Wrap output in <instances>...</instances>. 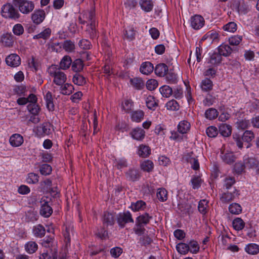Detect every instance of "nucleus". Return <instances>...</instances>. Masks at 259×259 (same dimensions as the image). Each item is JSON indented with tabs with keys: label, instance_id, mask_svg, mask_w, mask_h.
Instances as JSON below:
<instances>
[{
	"label": "nucleus",
	"instance_id": "16",
	"mask_svg": "<svg viewBox=\"0 0 259 259\" xmlns=\"http://www.w3.org/2000/svg\"><path fill=\"white\" fill-rule=\"evenodd\" d=\"M147 207L146 203L142 200H139L135 202H132L130 208L135 212L144 211L145 210Z\"/></svg>",
	"mask_w": 259,
	"mask_h": 259
},
{
	"label": "nucleus",
	"instance_id": "56",
	"mask_svg": "<svg viewBox=\"0 0 259 259\" xmlns=\"http://www.w3.org/2000/svg\"><path fill=\"white\" fill-rule=\"evenodd\" d=\"M39 171L41 175L47 176L51 174L52 169L51 165L48 164H43L40 165Z\"/></svg>",
	"mask_w": 259,
	"mask_h": 259
},
{
	"label": "nucleus",
	"instance_id": "31",
	"mask_svg": "<svg viewBox=\"0 0 259 259\" xmlns=\"http://www.w3.org/2000/svg\"><path fill=\"white\" fill-rule=\"evenodd\" d=\"M60 93L64 95H69L72 94L74 90L73 85L68 83H64L63 85H61Z\"/></svg>",
	"mask_w": 259,
	"mask_h": 259
},
{
	"label": "nucleus",
	"instance_id": "22",
	"mask_svg": "<svg viewBox=\"0 0 259 259\" xmlns=\"http://www.w3.org/2000/svg\"><path fill=\"white\" fill-rule=\"evenodd\" d=\"M245 167L248 169L257 168L258 165V160L254 157H246L244 159Z\"/></svg>",
	"mask_w": 259,
	"mask_h": 259
},
{
	"label": "nucleus",
	"instance_id": "28",
	"mask_svg": "<svg viewBox=\"0 0 259 259\" xmlns=\"http://www.w3.org/2000/svg\"><path fill=\"white\" fill-rule=\"evenodd\" d=\"M33 233L35 237L41 238L46 234V229L42 225H37L33 228Z\"/></svg>",
	"mask_w": 259,
	"mask_h": 259
},
{
	"label": "nucleus",
	"instance_id": "10",
	"mask_svg": "<svg viewBox=\"0 0 259 259\" xmlns=\"http://www.w3.org/2000/svg\"><path fill=\"white\" fill-rule=\"evenodd\" d=\"M204 18L199 15H195L191 18V25L194 29H199L204 24Z\"/></svg>",
	"mask_w": 259,
	"mask_h": 259
},
{
	"label": "nucleus",
	"instance_id": "7",
	"mask_svg": "<svg viewBox=\"0 0 259 259\" xmlns=\"http://www.w3.org/2000/svg\"><path fill=\"white\" fill-rule=\"evenodd\" d=\"M141 177L140 171L138 169L131 168L125 172V177L127 181L136 182L140 180Z\"/></svg>",
	"mask_w": 259,
	"mask_h": 259
},
{
	"label": "nucleus",
	"instance_id": "37",
	"mask_svg": "<svg viewBox=\"0 0 259 259\" xmlns=\"http://www.w3.org/2000/svg\"><path fill=\"white\" fill-rule=\"evenodd\" d=\"M83 61L80 59H77L72 62L71 68L73 71L77 73L83 69Z\"/></svg>",
	"mask_w": 259,
	"mask_h": 259
},
{
	"label": "nucleus",
	"instance_id": "23",
	"mask_svg": "<svg viewBox=\"0 0 259 259\" xmlns=\"http://www.w3.org/2000/svg\"><path fill=\"white\" fill-rule=\"evenodd\" d=\"M103 222L106 226L113 225L115 222L114 214L108 212H105L103 215Z\"/></svg>",
	"mask_w": 259,
	"mask_h": 259
},
{
	"label": "nucleus",
	"instance_id": "61",
	"mask_svg": "<svg viewBox=\"0 0 259 259\" xmlns=\"http://www.w3.org/2000/svg\"><path fill=\"white\" fill-rule=\"evenodd\" d=\"M167 110L171 111H176L179 109V104L175 100H171L168 101L165 105Z\"/></svg>",
	"mask_w": 259,
	"mask_h": 259
},
{
	"label": "nucleus",
	"instance_id": "64",
	"mask_svg": "<svg viewBox=\"0 0 259 259\" xmlns=\"http://www.w3.org/2000/svg\"><path fill=\"white\" fill-rule=\"evenodd\" d=\"M39 259H57V253L54 252L51 254L43 252L40 254Z\"/></svg>",
	"mask_w": 259,
	"mask_h": 259
},
{
	"label": "nucleus",
	"instance_id": "32",
	"mask_svg": "<svg viewBox=\"0 0 259 259\" xmlns=\"http://www.w3.org/2000/svg\"><path fill=\"white\" fill-rule=\"evenodd\" d=\"M72 60L70 56L66 55L63 57L60 62L61 69L66 70L69 68L72 64Z\"/></svg>",
	"mask_w": 259,
	"mask_h": 259
},
{
	"label": "nucleus",
	"instance_id": "34",
	"mask_svg": "<svg viewBox=\"0 0 259 259\" xmlns=\"http://www.w3.org/2000/svg\"><path fill=\"white\" fill-rule=\"evenodd\" d=\"M245 250L248 254H256L259 252V245L255 243H250L245 246Z\"/></svg>",
	"mask_w": 259,
	"mask_h": 259
},
{
	"label": "nucleus",
	"instance_id": "43",
	"mask_svg": "<svg viewBox=\"0 0 259 259\" xmlns=\"http://www.w3.org/2000/svg\"><path fill=\"white\" fill-rule=\"evenodd\" d=\"M176 249L181 254H187L190 250L189 245L184 243H179L176 245Z\"/></svg>",
	"mask_w": 259,
	"mask_h": 259
},
{
	"label": "nucleus",
	"instance_id": "20",
	"mask_svg": "<svg viewBox=\"0 0 259 259\" xmlns=\"http://www.w3.org/2000/svg\"><path fill=\"white\" fill-rule=\"evenodd\" d=\"M168 66L164 63L157 64L155 68V74L160 77L164 76L168 72Z\"/></svg>",
	"mask_w": 259,
	"mask_h": 259
},
{
	"label": "nucleus",
	"instance_id": "11",
	"mask_svg": "<svg viewBox=\"0 0 259 259\" xmlns=\"http://www.w3.org/2000/svg\"><path fill=\"white\" fill-rule=\"evenodd\" d=\"M6 62L8 66L16 67L21 63L20 57L16 54H12L6 58Z\"/></svg>",
	"mask_w": 259,
	"mask_h": 259
},
{
	"label": "nucleus",
	"instance_id": "47",
	"mask_svg": "<svg viewBox=\"0 0 259 259\" xmlns=\"http://www.w3.org/2000/svg\"><path fill=\"white\" fill-rule=\"evenodd\" d=\"M222 59V56L219 53H214L210 56L208 63L211 65H216L221 62Z\"/></svg>",
	"mask_w": 259,
	"mask_h": 259
},
{
	"label": "nucleus",
	"instance_id": "14",
	"mask_svg": "<svg viewBox=\"0 0 259 259\" xmlns=\"http://www.w3.org/2000/svg\"><path fill=\"white\" fill-rule=\"evenodd\" d=\"M130 135L136 140L142 141L145 138V132L141 127H136L131 132Z\"/></svg>",
	"mask_w": 259,
	"mask_h": 259
},
{
	"label": "nucleus",
	"instance_id": "26",
	"mask_svg": "<svg viewBox=\"0 0 259 259\" xmlns=\"http://www.w3.org/2000/svg\"><path fill=\"white\" fill-rule=\"evenodd\" d=\"M190 123L186 120L180 121L178 125V130L181 134L187 133L190 129Z\"/></svg>",
	"mask_w": 259,
	"mask_h": 259
},
{
	"label": "nucleus",
	"instance_id": "46",
	"mask_svg": "<svg viewBox=\"0 0 259 259\" xmlns=\"http://www.w3.org/2000/svg\"><path fill=\"white\" fill-rule=\"evenodd\" d=\"M232 225L236 230L239 231L244 228L245 223L241 218H237L233 221Z\"/></svg>",
	"mask_w": 259,
	"mask_h": 259
},
{
	"label": "nucleus",
	"instance_id": "25",
	"mask_svg": "<svg viewBox=\"0 0 259 259\" xmlns=\"http://www.w3.org/2000/svg\"><path fill=\"white\" fill-rule=\"evenodd\" d=\"M124 38L129 41L133 40L135 38L136 30L133 26H128L123 32Z\"/></svg>",
	"mask_w": 259,
	"mask_h": 259
},
{
	"label": "nucleus",
	"instance_id": "54",
	"mask_svg": "<svg viewBox=\"0 0 259 259\" xmlns=\"http://www.w3.org/2000/svg\"><path fill=\"white\" fill-rule=\"evenodd\" d=\"M254 138V135L251 131H246L242 136V139L244 142L250 143Z\"/></svg>",
	"mask_w": 259,
	"mask_h": 259
},
{
	"label": "nucleus",
	"instance_id": "18",
	"mask_svg": "<svg viewBox=\"0 0 259 259\" xmlns=\"http://www.w3.org/2000/svg\"><path fill=\"white\" fill-rule=\"evenodd\" d=\"M82 16L83 19H87L90 22V27L94 28V26H96V22L94 10L85 12L82 14Z\"/></svg>",
	"mask_w": 259,
	"mask_h": 259
},
{
	"label": "nucleus",
	"instance_id": "4",
	"mask_svg": "<svg viewBox=\"0 0 259 259\" xmlns=\"http://www.w3.org/2000/svg\"><path fill=\"white\" fill-rule=\"evenodd\" d=\"M49 74L53 77V82L57 85H63L67 80L66 75L59 69H51Z\"/></svg>",
	"mask_w": 259,
	"mask_h": 259
},
{
	"label": "nucleus",
	"instance_id": "19",
	"mask_svg": "<svg viewBox=\"0 0 259 259\" xmlns=\"http://www.w3.org/2000/svg\"><path fill=\"white\" fill-rule=\"evenodd\" d=\"M1 40L5 46L11 47L13 46L14 41V36L9 33L4 34L2 36Z\"/></svg>",
	"mask_w": 259,
	"mask_h": 259
},
{
	"label": "nucleus",
	"instance_id": "39",
	"mask_svg": "<svg viewBox=\"0 0 259 259\" xmlns=\"http://www.w3.org/2000/svg\"><path fill=\"white\" fill-rule=\"evenodd\" d=\"M146 104L147 107L151 110H154L158 106V103L155 98L152 96H149L146 99Z\"/></svg>",
	"mask_w": 259,
	"mask_h": 259
},
{
	"label": "nucleus",
	"instance_id": "6",
	"mask_svg": "<svg viewBox=\"0 0 259 259\" xmlns=\"http://www.w3.org/2000/svg\"><path fill=\"white\" fill-rule=\"evenodd\" d=\"M240 195L239 192L236 189H234L232 192L227 191L222 193L220 200L223 203H228L237 198H238Z\"/></svg>",
	"mask_w": 259,
	"mask_h": 259
},
{
	"label": "nucleus",
	"instance_id": "1",
	"mask_svg": "<svg viewBox=\"0 0 259 259\" xmlns=\"http://www.w3.org/2000/svg\"><path fill=\"white\" fill-rule=\"evenodd\" d=\"M2 15L6 18L14 20L20 17L18 11L10 3H7L2 7Z\"/></svg>",
	"mask_w": 259,
	"mask_h": 259
},
{
	"label": "nucleus",
	"instance_id": "2",
	"mask_svg": "<svg viewBox=\"0 0 259 259\" xmlns=\"http://www.w3.org/2000/svg\"><path fill=\"white\" fill-rule=\"evenodd\" d=\"M13 4L23 14H28L34 9V4L29 0H13Z\"/></svg>",
	"mask_w": 259,
	"mask_h": 259
},
{
	"label": "nucleus",
	"instance_id": "60",
	"mask_svg": "<svg viewBox=\"0 0 259 259\" xmlns=\"http://www.w3.org/2000/svg\"><path fill=\"white\" fill-rule=\"evenodd\" d=\"M190 246L189 251L192 253H197L199 250V245L198 242L195 240H191L189 242Z\"/></svg>",
	"mask_w": 259,
	"mask_h": 259
},
{
	"label": "nucleus",
	"instance_id": "63",
	"mask_svg": "<svg viewBox=\"0 0 259 259\" xmlns=\"http://www.w3.org/2000/svg\"><path fill=\"white\" fill-rule=\"evenodd\" d=\"M158 82L156 80L151 79L147 80L146 85L148 90H154L158 86Z\"/></svg>",
	"mask_w": 259,
	"mask_h": 259
},
{
	"label": "nucleus",
	"instance_id": "27",
	"mask_svg": "<svg viewBox=\"0 0 259 259\" xmlns=\"http://www.w3.org/2000/svg\"><path fill=\"white\" fill-rule=\"evenodd\" d=\"M218 51L221 56L227 57L231 54L232 49L228 45L223 44L219 47Z\"/></svg>",
	"mask_w": 259,
	"mask_h": 259
},
{
	"label": "nucleus",
	"instance_id": "12",
	"mask_svg": "<svg viewBox=\"0 0 259 259\" xmlns=\"http://www.w3.org/2000/svg\"><path fill=\"white\" fill-rule=\"evenodd\" d=\"M24 142L23 136L19 134H13L9 139V143L13 147H18L22 145Z\"/></svg>",
	"mask_w": 259,
	"mask_h": 259
},
{
	"label": "nucleus",
	"instance_id": "21",
	"mask_svg": "<svg viewBox=\"0 0 259 259\" xmlns=\"http://www.w3.org/2000/svg\"><path fill=\"white\" fill-rule=\"evenodd\" d=\"M154 69L153 64L150 62H145L141 65L140 72L145 75H148L152 73Z\"/></svg>",
	"mask_w": 259,
	"mask_h": 259
},
{
	"label": "nucleus",
	"instance_id": "45",
	"mask_svg": "<svg viewBox=\"0 0 259 259\" xmlns=\"http://www.w3.org/2000/svg\"><path fill=\"white\" fill-rule=\"evenodd\" d=\"M72 81L74 83L78 85H83L86 82L85 77L78 73H76L73 75Z\"/></svg>",
	"mask_w": 259,
	"mask_h": 259
},
{
	"label": "nucleus",
	"instance_id": "58",
	"mask_svg": "<svg viewBox=\"0 0 259 259\" xmlns=\"http://www.w3.org/2000/svg\"><path fill=\"white\" fill-rule=\"evenodd\" d=\"M165 79L167 82L170 84H175L178 81L177 75L172 72H167L165 75Z\"/></svg>",
	"mask_w": 259,
	"mask_h": 259
},
{
	"label": "nucleus",
	"instance_id": "44",
	"mask_svg": "<svg viewBox=\"0 0 259 259\" xmlns=\"http://www.w3.org/2000/svg\"><path fill=\"white\" fill-rule=\"evenodd\" d=\"M212 86L213 84L212 81L207 78L202 80L201 82V88L202 91L204 92H208L211 90Z\"/></svg>",
	"mask_w": 259,
	"mask_h": 259
},
{
	"label": "nucleus",
	"instance_id": "42",
	"mask_svg": "<svg viewBox=\"0 0 259 259\" xmlns=\"http://www.w3.org/2000/svg\"><path fill=\"white\" fill-rule=\"evenodd\" d=\"M144 116V112L142 110H139L132 112L131 118L132 121L139 122L143 119Z\"/></svg>",
	"mask_w": 259,
	"mask_h": 259
},
{
	"label": "nucleus",
	"instance_id": "15",
	"mask_svg": "<svg viewBox=\"0 0 259 259\" xmlns=\"http://www.w3.org/2000/svg\"><path fill=\"white\" fill-rule=\"evenodd\" d=\"M52 124L50 122H45L37 128L38 132L42 136H48L52 133Z\"/></svg>",
	"mask_w": 259,
	"mask_h": 259
},
{
	"label": "nucleus",
	"instance_id": "9",
	"mask_svg": "<svg viewBox=\"0 0 259 259\" xmlns=\"http://www.w3.org/2000/svg\"><path fill=\"white\" fill-rule=\"evenodd\" d=\"M31 20L32 22L38 25L42 23L46 18V13L43 10H36L31 14Z\"/></svg>",
	"mask_w": 259,
	"mask_h": 259
},
{
	"label": "nucleus",
	"instance_id": "29",
	"mask_svg": "<svg viewBox=\"0 0 259 259\" xmlns=\"http://www.w3.org/2000/svg\"><path fill=\"white\" fill-rule=\"evenodd\" d=\"M130 82L135 89L138 90L143 89L145 85L144 81L139 77L131 78Z\"/></svg>",
	"mask_w": 259,
	"mask_h": 259
},
{
	"label": "nucleus",
	"instance_id": "53",
	"mask_svg": "<svg viewBox=\"0 0 259 259\" xmlns=\"http://www.w3.org/2000/svg\"><path fill=\"white\" fill-rule=\"evenodd\" d=\"M39 179V176L35 173L30 172L27 175L26 178V182L29 184H35L38 183Z\"/></svg>",
	"mask_w": 259,
	"mask_h": 259
},
{
	"label": "nucleus",
	"instance_id": "49",
	"mask_svg": "<svg viewBox=\"0 0 259 259\" xmlns=\"http://www.w3.org/2000/svg\"><path fill=\"white\" fill-rule=\"evenodd\" d=\"M29 112L34 115H37L40 111L39 106L35 103H30L27 106Z\"/></svg>",
	"mask_w": 259,
	"mask_h": 259
},
{
	"label": "nucleus",
	"instance_id": "38",
	"mask_svg": "<svg viewBox=\"0 0 259 259\" xmlns=\"http://www.w3.org/2000/svg\"><path fill=\"white\" fill-rule=\"evenodd\" d=\"M219 132L223 137H227L231 134V127L226 124H222L219 126Z\"/></svg>",
	"mask_w": 259,
	"mask_h": 259
},
{
	"label": "nucleus",
	"instance_id": "51",
	"mask_svg": "<svg viewBox=\"0 0 259 259\" xmlns=\"http://www.w3.org/2000/svg\"><path fill=\"white\" fill-rule=\"evenodd\" d=\"M229 210L232 214H238L241 212L242 207L238 203H233L229 205Z\"/></svg>",
	"mask_w": 259,
	"mask_h": 259
},
{
	"label": "nucleus",
	"instance_id": "36",
	"mask_svg": "<svg viewBox=\"0 0 259 259\" xmlns=\"http://www.w3.org/2000/svg\"><path fill=\"white\" fill-rule=\"evenodd\" d=\"M198 209L201 213L205 214L208 210V201L206 199L201 200L199 202Z\"/></svg>",
	"mask_w": 259,
	"mask_h": 259
},
{
	"label": "nucleus",
	"instance_id": "50",
	"mask_svg": "<svg viewBox=\"0 0 259 259\" xmlns=\"http://www.w3.org/2000/svg\"><path fill=\"white\" fill-rule=\"evenodd\" d=\"M218 115V111L213 108H209L208 109L206 110L205 112V117L209 120L216 118Z\"/></svg>",
	"mask_w": 259,
	"mask_h": 259
},
{
	"label": "nucleus",
	"instance_id": "48",
	"mask_svg": "<svg viewBox=\"0 0 259 259\" xmlns=\"http://www.w3.org/2000/svg\"><path fill=\"white\" fill-rule=\"evenodd\" d=\"M159 91L162 96L165 98H168L172 94L173 91L172 89L166 85L162 86L159 89Z\"/></svg>",
	"mask_w": 259,
	"mask_h": 259
},
{
	"label": "nucleus",
	"instance_id": "13",
	"mask_svg": "<svg viewBox=\"0 0 259 259\" xmlns=\"http://www.w3.org/2000/svg\"><path fill=\"white\" fill-rule=\"evenodd\" d=\"M221 156L223 161L229 164L233 163L236 159V157L233 152L228 151L225 152L224 150L222 149H221Z\"/></svg>",
	"mask_w": 259,
	"mask_h": 259
},
{
	"label": "nucleus",
	"instance_id": "30",
	"mask_svg": "<svg viewBox=\"0 0 259 259\" xmlns=\"http://www.w3.org/2000/svg\"><path fill=\"white\" fill-rule=\"evenodd\" d=\"M51 33V29L50 28H47L39 33L34 35L33 38L34 39L42 38L44 40H46L50 38Z\"/></svg>",
	"mask_w": 259,
	"mask_h": 259
},
{
	"label": "nucleus",
	"instance_id": "59",
	"mask_svg": "<svg viewBox=\"0 0 259 259\" xmlns=\"http://www.w3.org/2000/svg\"><path fill=\"white\" fill-rule=\"evenodd\" d=\"M223 29L230 32H234L237 29V25L235 22H230L225 25L223 26Z\"/></svg>",
	"mask_w": 259,
	"mask_h": 259
},
{
	"label": "nucleus",
	"instance_id": "40",
	"mask_svg": "<svg viewBox=\"0 0 259 259\" xmlns=\"http://www.w3.org/2000/svg\"><path fill=\"white\" fill-rule=\"evenodd\" d=\"M187 161L191 165V168L195 170H197L199 169V163L197 157H192L191 154H189L187 158Z\"/></svg>",
	"mask_w": 259,
	"mask_h": 259
},
{
	"label": "nucleus",
	"instance_id": "55",
	"mask_svg": "<svg viewBox=\"0 0 259 259\" xmlns=\"http://www.w3.org/2000/svg\"><path fill=\"white\" fill-rule=\"evenodd\" d=\"M190 182L193 189H197L201 186L202 180L200 177L194 176L192 178Z\"/></svg>",
	"mask_w": 259,
	"mask_h": 259
},
{
	"label": "nucleus",
	"instance_id": "3",
	"mask_svg": "<svg viewBox=\"0 0 259 259\" xmlns=\"http://www.w3.org/2000/svg\"><path fill=\"white\" fill-rule=\"evenodd\" d=\"M53 50H55L57 52H60L61 48H63L65 51L71 53L74 51L75 47L74 42L71 40H66L62 44L59 42L54 43L51 47Z\"/></svg>",
	"mask_w": 259,
	"mask_h": 259
},
{
	"label": "nucleus",
	"instance_id": "33",
	"mask_svg": "<svg viewBox=\"0 0 259 259\" xmlns=\"http://www.w3.org/2000/svg\"><path fill=\"white\" fill-rule=\"evenodd\" d=\"M140 167L143 171L150 172L154 168V163L150 160H146L141 162Z\"/></svg>",
	"mask_w": 259,
	"mask_h": 259
},
{
	"label": "nucleus",
	"instance_id": "17",
	"mask_svg": "<svg viewBox=\"0 0 259 259\" xmlns=\"http://www.w3.org/2000/svg\"><path fill=\"white\" fill-rule=\"evenodd\" d=\"M137 154L141 157H148L151 154V148L147 145L141 144L138 148Z\"/></svg>",
	"mask_w": 259,
	"mask_h": 259
},
{
	"label": "nucleus",
	"instance_id": "62",
	"mask_svg": "<svg viewBox=\"0 0 259 259\" xmlns=\"http://www.w3.org/2000/svg\"><path fill=\"white\" fill-rule=\"evenodd\" d=\"M206 134L209 137L214 138L217 136L218 131L217 128L215 126H210L206 128Z\"/></svg>",
	"mask_w": 259,
	"mask_h": 259
},
{
	"label": "nucleus",
	"instance_id": "5",
	"mask_svg": "<svg viewBox=\"0 0 259 259\" xmlns=\"http://www.w3.org/2000/svg\"><path fill=\"white\" fill-rule=\"evenodd\" d=\"M117 221L119 226L121 228H123L127 223L134 222L132 215L129 211L119 213L117 218Z\"/></svg>",
	"mask_w": 259,
	"mask_h": 259
},
{
	"label": "nucleus",
	"instance_id": "52",
	"mask_svg": "<svg viewBox=\"0 0 259 259\" xmlns=\"http://www.w3.org/2000/svg\"><path fill=\"white\" fill-rule=\"evenodd\" d=\"M156 195L158 199L161 202H164L167 199V192L164 188H159Z\"/></svg>",
	"mask_w": 259,
	"mask_h": 259
},
{
	"label": "nucleus",
	"instance_id": "57",
	"mask_svg": "<svg viewBox=\"0 0 259 259\" xmlns=\"http://www.w3.org/2000/svg\"><path fill=\"white\" fill-rule=\"evenodd\" d=\"M235 183V180L233 177H227L224 180L223 186L226 189H230Z\"/></svg>",
	"mask_w": 259,
	"mask_h": 259
},
{
	"label": "nucleus",
	"instance_id": "35",
	"mask_svg": "<svg viewBox=\"0 0 259 259\" xmlns=\"http://www.w3.org/2000/svg\"><path fill=\"white\" fill-rule=\"evenodd\" d=\"M152 219V217L148 213H145L140 215L136 219V222L142 225H147L149 224L150 220Z\"/></svg>",
	"mask_w": 259,
	"mask_h": 259
},
{
	"label": "nucleus",
	"instance_id": "41",
	"mask_svg": "<svg viewBox=\"0 0 259 259\" xmlns=\"http://www.w3.org/2000/svg\"><path fill=\"white\" fill-rule=\"evenodd\" d=\"M38 248V245L35 242L29 241L25 245V249L27 252L31 254L34 253Z\"/></svg>",
	"mask_w": 259,
	"mask_h": 259
},
{
	"label": "nucleus",
	"instance_id": "24",
	"mask_svg": "<svg viewBox=\"0 0 259 259\" xmlns=\"http://www.w3.org/2000/svg\"><path fill=\"white\" fill-rule=\"evenodd\" d=\"M139 4L141 9L145 12L151 11L154 6L152 0H140Z\"/></svg>",
	"mask_w": 259,
	"mask_h": 259
},
{
	"label": "nucleus",
	"instance_id": "8",
	"mask_svg": "<svg viewBox=\"0 0 259 259\" xmlns=\"http://www.w3.org/2000/svg\"><path fill=\"white\" fill-rule=\"evenodd\" d=\"M40 203L41 204L39 210L40 214L44 218L50 217L53 213V209L49 202L45 199L42 198Z\"/></svg>",
	"mask_w": 259,
	"mask_h": 259
}]
</instances>
